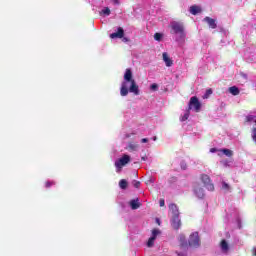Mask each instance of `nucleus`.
Listing matches in <instances>:
<instances>
[{
	"instance_id": "1",
	"label": "nucleus",
	"mask_w": 256,
	"mask_h": 256,
	"mask_svg": "<svg viewBox=\"0 0 256 256\" xmlns=\"http://www.w3.org/2000/svg\"><path fill=\"white\" fill-rule=\"evenodd\" d=\"M129 93H133L134 95H139V86L135 79H133V72L131 68H127L124 73V80L121 84L120 95L121 97H127Z\"/></svg>"
},
{
	"instance_id": "2",
	"label": "nucleus",
	"mask_w": 256,
	"mask_h": 256,
	"mask_svg": "<svg viewBox=\"0 0 256 256\" xmlns=\"http://www.w3.org/2000/svg\"><path fill=\"white\" fill-rule=\"evenodd\" d=\"M171 30L173 35H176L175 41L179 43V45H182V43H185L186 34H185V27L183 26V24L179 22H172Z\"/></svg>"
},
{
	"instance_id": "3",
	"label": "nucleus",
	"mask_w": 256,
	"mask_h": 256,
	"mask_svg": "<svg viewBox=\"0 0 256 256\" xmlns=\"http://www.w3.org/2000/svg\"><path fill=\"white\" fill-rule=\"evenodd\" d=\"M169 211L172 215L170 220L172 228L178 231V229H181V218L179 217V208L177 207V204H170Z\"/></svg>"
},
{
	"instance_id": "4",
	"label": "nucleus",
	"mask_w": 256,
	"mask_h": 256,
	"mask_svg": "<svg viewBox=\"0 0 256 256\" xmlns=\"http://www.w3.org/2000/svg\"><path fill=\"white\" fill-rule=\"evenodd\" d=\"M179 243H180V249L181 251H177L178 256H187V251L189 249V244L187 243V239L185 238V235L181 234L179 236Z\"/></svg>"
},
{
	"instance_id": "5",
	"label": "nucleus",
	"mask_w": 256,
	"mask_h": 256,
	"mask_svg": "<svg viewBox=\"0 0 256 256\" xmlns=\"http://www.w3.org/2000/svg\"><path fill=\"white\" fill-rule=\"evenodd\" d=\"M129 161H131V157L127 154H125L122 158H119L118 160H116L115 161L116 171L118 173H121V169H123V167H125V165L129 163Z\"/></svg>"
},
{
	"instance_id": "6",
	"label": "nucleus",
	"mask_w": 256,
	"mask_h": 256,
	"mask_svg": "<svg viewBox=\"0 0 256 256\" xmlns=\"http://www.w3.org/2000/svg\"><path fill=\"white\" fill-rule=\"evenodd\" d=\"M246 123H255L256 124V111L250 112L246 116ZM251 137H252V140L254 141V143H256V127L252 128Z\"/></svg>"
},
{
	"instance_id": "7",
	"label": "nucleus",
	"mask_w": 256,
	"mask_h": 256,
	"mask_svg": "<svg viewBox=\"0 0 256 256\" xmlns=\"http://www.w3.org/2000/svg\"><path fill=\"white\" fill-rule=\"evenodd\" d=\"M200 245L201 239H199V233L193 232L189 237V246L197 249V247H200Z\"/></svg>"
},
{
	"instance_id": "8",
	"label": "nucleus",
	"mask_w": 256,
	"mask_h": 256,
	"mask_svg": "<svg viewBox=\"0 0 256 256\" xmlns=\"http://www.w3.org/2000/svg\"><path fill=\"white\" fill-rule=\"evenodd\" d=\"M188 108L190 110L194 109V111H196V113H199L201 111V102H199V99L196 96H193L190 99Z\"/></svg>"
},
{
	"instance_id": "9",
	"label": "nucleus",
	"mask_w": 256,
	"mask_h": 256,
	"mask_svg": "<svg viewBox=\"0 0 256 256\" xmlns=\"http://www.w3.org/2000/svg\"><path fill=\"white\" fill-rule=\"evenodd\" d=\"M201 181L204 184V187H206V189L208 191H214L215 190V186L213 185V183H211V178H209V176L207 174H203L201 176Z\"/></svg>"
},
{
	"instance_id": "10",
	"label": "nucleus",
	"mask_w": 256,
	"mask_h": 256,
	"mask_svg": "<svg viewBox=\"0 0 256 256\" xmlns=\"http://www.w3.org/2000/svg\"><path fill=\"white\" fill-rule=\"evenodd\" d=\"M123 35H125V31L118 27L117 32L110 34V39H123Z\"/></svg>"
},
{
	"instance_id": "11",
	"label": "nucleus",
	"mask_w": 256,
	"mask_h": 256,
	"mask_svg": "<svg viewBox=\"0 0 256 256\" xmlns=\"http://www.w3.org/2000/svg\"><path fill=\"white\" fill-rule=\"evenodd\" d=\"M194 194L196 195V197H198V199H203V197H205V190H203L201 186L196 185L194 187Z\"/></svg>"
},
{
	"instance_id": "12",
	"label": "nucleus",
	"mask_w": 256,
	"mask_h": 256,
	"mask_svg": "<svg viewBox=\"0 0 256 256\" xmlns=\"http://www.w3.org/2000/svg\"><path fill=\"white\" fill-rule=\"evenodd\" d=\"M163 57V61L166 65V67H171L173 65V60H171V58H169V54H167V52H164L162 54Z\"/></svg>"
},
{
	"instance_id": "13",
	"label": "nucleus",
	"mask_w": 256,
	"mask_h": 256,
	"mask_svg": "<svg viewBox=\"0 0 256 256\" xmlns=\"http://www.w3.org/2000/svg\"><path fill=\"white\" fill-rule=\"evenodd\" d=\"M204 21L209 25L210 29H217V23L215 22V19L206 17L204 18Z\"/></svg>"
},
{
	"instance_id": "14",
	"label": "nucleus",
	"mask_w": 256,
	"mask_h": 256,
	"mask_svg": "<svg viewBox=\"0 0 256 256\" xmlns=\"http://www.w3.org/2000/svg\"><path fill=\"white\" fill-rule=\"evenodd\" d=\"M220 248H221L222 253H224V254L229 253V244L227 243V240L221 241Z\"/></svg>"
},
{
	"instance_id": "15",
	"label": "nucleus",
	"mask_w": 256,
	"mask_h": 256,
	"mask_svg": "<svg viewBox=\"0 0 256 256\" xmlns=\"http://www.w3.org/2000/svg\"><path fill=\"white\" fill-rule=\"evenodd\" d=\"M129 205L133 210L139 209V207H141V204L139 203V198L131 200L129 202Z\"/></svg>"
},
{
	"instance_id": "16",
	"label": "nucleus",
	"mask_w": 256,
	"mask_h": 256,
	"mask_svg": "<svg viewBox=\"0 0 256 256\" xmlns=\"http://www.w3.org/2000/svg\"><path fill=\"white\" fill-rule=\"evenodd\" d=\"M190 13L192 14V15H197V13H201V7H199V6H191L190 7Z\"/></svg>"
},
{
	"instance_id": "17",
	"label": "nucleus",
	"mask_w": 256,
	"mask_h": 256,
	"mask_svg": "<svg viewBox=\"0 0 256 256\" xmlns=\"http://www.w3.org/2000/svg\"><path fill=\"white\" fill-rule=\"evenodd\" d=\"M191 109H187L184 114L180 117V121H187L189 119V116L191 115Z\"/></svg>"
},
{
	"instance_id": "18",
	"label": "nucleus",
	"mask_w": 256,
	"mask_h": 256,
	"mask_svg": "<svg viewBox=\"0 0 256 256\" xmlns=\"http://www.w3.org/2000/svg\"><path fill=\"white\" fill-rule=\"evenodd\" d=\"M138 145L135 143H128V145L126 146L127 151H137L138 149Z\"/></svg>"
},
{
	"instance_id": "19",
	"label": "nucleus",
	"mask_w": 256,
	"mask_h": 256,
	"mask_svg": "<svg viewBox=\"0 0 256 256\" xmlns=\"http://www.w3.org/2000/svg\"><path fill=\"white\" fill-rule=\"evenodd\" d=\"M100 15H104L105 17H109L111 15V9L109 7H105L101 10Z\"/></svg>"
},
{
	"instance_id": "20",
	"label": "nucleus",
	"mask_w": 256,
	"mask_h": 256,
	"mask_svg": "<svg viewBox=\"0 0 256 256\" xmlns=\"http://www.w3.org/2000/svg\"><path fill=\"white\" fill-rule=\"evenodd\" d=\"M229 93H231V95H239L240 91L236 86H232L229 88Z\"/></svg>"
},
{
	"instance_id": "21",
	"label": "nucleus",
	"mask_w": 256,
	"mask_h": 256,
	"mask_svg": "<svg viewBox=\"0 0 256 256\" xmlns=\"http://www.w3.org/2000/svg\"><path fill=\"white\" fill-rule=\"evenodd\" d=\"M127 185H128L127 180L125 179L120 180L119 182L120 189H127Z\"/></svg>"
},
{
	"instance_id": "22",
	"label": "nucleus",
	"mask_w": 256,
	"mask_h": 256,
	"mask_svg": "<svg viewBox=\"0 0 256 256\" xmlns=\"http://www.w3.org/2000/svg\"><path fill=\"white\" fill-rule=\"evenodd\" d=\"M155 237H150L148 242H147V247H153V245H155Z\"/></svg>"
},
{
	"instance_id": "23",
	"label": "nucleus",
	"mask_w": 256,
	"mask_h": 256,
	"mask_svg": "<svg viewBox=\"0 0 256 256\" xmlns=\"http://www.w3.org/2000/svg\"><path fill=\"white\" fill-rule=\"evenodd\" d=\"M157 235H161V230H159V229H153V230H152V236H151V237H154V239H157Z\"/></svg>"
},
{
	"instance_id": "24",
	"label": "nucleus",
	"mask_w": 256,
	"mask_h": 256,
	"mask_svg": "<svg viewBox=\"0 0 256 256\" xmlns=\"http://www.w3.org/2000/svg\"><path fill=\"white\" fill-rule=\"evenodd\" d=\"M222 152L224 153V155H226V157L233 156V151H231L230 149H223Z\"/></svg>"
},
{
	"instance_id": "25",
	"label": "nucleus",
	"mask_w": 256,
	"mask_h": 256,
	"mask_svg": "<svg viewBox=\"0 0 256 256\" xmlns=\"http://www.w3.org/2000/svg\"><path fill=\"white\" fill-rule=\"evenodd\" d=\"M154 39H155V41H161V39H163V34L155 33L154 34Z\"/></svg>"
},
{
	"instance_id": "26",
	"label": "nucleus",
	"mask_w": 256,
	"mask_h": 256,
	"mask_svg": "<svg viewBox=\"0 0 256 256\" xmlns=\"http://www.w3.org/2000/svg\"><path fill=\"white\" fill-rule=\"evenodd\" d=\"M132 185L135 187V189H139V187H141V182L137 180H133Z\"/></svg>"
},
{
	"instance_id": "27",
	"label": "nucleus",
	"mask_w": 256,
	"mask_h": 256,
	"mask_svg": "<svg viewBox=\"0 0 256 256\" xmlns=\"http://www.w3.org/2000/svg\"><path fill=\"white\" fill-rule=\"evenodd\" d=\"M212 94H213V90L209 89V90L206 91V93L204 94L203 98L207 99V97H209V95H212Z\"/></svg>"
},
{
	"instance_id": "28",
	"label": "nucleus",
	"mask_w": 256,
	"mask_h": 256,
	"mask_svg": "<svg viewBox=\"0 0 256 256\" xmlns=\"http://www.w3.org/2000/svg\"><path fill=\"white\" fill-rule=\"evenodd\" d=\"M231 187L229 186V184H227L226 182H222V189H224L225 191H229Z\"/></svg>"
},
{
	"instance_id": "29",
	"label": "nucleus",
	"mask_w": 256,
	"mask_h": 256,
	"mask_svg": "<svg viewBox=\"0 0 256 256\" xmlns=\"http://www.w3.org/2000/svg\"><path fill=\"white\" fill-rule=\"evenodd\" d=\"M150 89H151V91H157V89H159V85H157L155 83L151 84Z\"/></svg>"
},
{
	"instance_id": "30",
	"label": "nucleus",
	"mask_w": 256,
	"mask_h": 256,
	"mask_svg": "<svg viewBox=\"0 0 256 256\" xmlns=\"http://www.w3.org/2000/svg\"><path fill=\"white\" fill-rule=\"evenodd\" d=\"M51 185H55V182H54V181H48V182H46V188L51 187Z\"/></svg>"
},
{
	"instance_id": "31",
	"label": "nucleus",
	"mask_w": 256,
	"mask_h": 256,
	"mask_svg": "<svg viewBox=\"0 0 256 256\" xmlns=\"http://www.w3.org/2000/svg\"><path fill=\"white\" fill-rule=\"evenodd\" d=\"M181 169H187V164L185 162H181Z\"/></svg>"
},
{
	"instance_id": "32",
	"label": "nucleus",
	"mask_w": 256,
	"mask_h": 256,
	"mask_svg": "<svg viewBox=\"0 0 256 256\" xmlns=\"http://www.w3.org/2000/svg\"><path fill=\"white\" fill-rule=\"evenodd\" d=\"M141 143H149V139L148 138H143V139H141Z\"/></svg>"
},
{
	"instance_id": "33",
	"label": "nucleus",
	"mask_w": 256,
	"mask_h": 256,
	"mask_svg": "<svg viewBox=\"0 0 256 256\" xmlns=\"http://www.w3.org/2000/svg\"><path fill=\"white\" fill-rule=\"evenodd\" d=\"M160 207H165V200L163 199L160 200Z\"/></svg>"
},
{
	"instance_id": "34",
	"label": "nucleus",
	"mask_w": 256,
	"mask_h": 256,
	"mask_svg": "<svg viewBox=\"0 0 256 256\" xmlns=\"http://www.w3.org/2000/svg\"><path fill=\"white\" fill-rule=\"evenodd\" d=\"M114 5H119L121 3V0H113Z\"/></svg>"
},
{
	"instance_id": "35",
	"label": "nucleus",
	"mask_w": 256,
	"mask_h": 256,
	"mask_svg": "<svg viewBox=\"0 0 256 256\" xmlns=\"http://www.w3.org/2000/svg\"><path fill=\"white\" fill-rule=\"evenodd\" d=\"M122 38H123L122 41H123L124 43H128L129 38H127V37H122Z\"/></svg>"
},
{
	"instance_id": "36",
	"label": "nucleus",
	"mask_w": 256,
	"mask_h": 256,
	"mask_svg": "<svg viewBox=\"0 0 256 256\" xmlns=\"http://www.w3.org/2000/svg\"><path fill=\"white\" fill-rule=\"evenodd\" d=\"M210 153H217V148H211Z\"/></svg>"
},
{
	"instance_id": "37",
	"label": "nucleus",
	"mask_w": 256,
	"mask_h": 256,
	"mask_svg": "<svg viewBox=\"0 0 256 256\" xmlns=\"http://www.w3.org/2000/svg\"><path fill=\"white\" fill-rule=\"evenodd\" d=\"M141 159L142 161H147V156H143Z\"/></svg>"
},
{
	"instance_id": "38",
	"label": "nucleus",
	"mask_w": 256,
	"mask_h": 256,
	"mask_svg": "<svg viewBox=\"0 0 256 256\" xmlns=\"http://www.w3.org/2000/svg\"><path fill=\"white\" fill-rule=\"evenodd\" d=\"M149 183H155V180L153 178H150Z\"/></svg>"
},
{
	"instance_id": "39",
	"label": "nucleus",
	"mask_w": 256,
	"mask_h": 256,
	"mask_svg": "<svg viewBox=\"0 0 256 256\" xmlns=\"http://www.w3.org/2000/svg\"><path fill=\"white\" fill-rule=\"evenodd\" d=\"M253 255L256 256V248L253 251Z\"/></svg>"
},
{
	"instance_id": "40",
	"label": "nucleus",
	"mask_w": 256,
	"mask_h": 256,
	"mask_svg": "<svg viewBox=\"0 0 256 256\" xmlns=\"http://www.w3.org/2000/svg\"><path fill=\"white\" fill-rule=\"evenodd\" d=\"M153 141H157V137L156 136L153 137Z\"/></svg>"
},
{
	"instance_id": "41",
	"label": "nucleus",
	"mask_w": 256,
	"mask_h": 256,
	"mask_svg": "<svg viewBox=\"0 0 256 256\" xmlns=\"http://www.w3.org/2000/svg\"><path fill=\"white\" fill-rule=\"evenodd\" d=\"M157 223H159V219H157Z\"/></svg>"
},
{
	"instance_id": "42",
	"label": "nucleus",
	"mask_w": 256,
	"mask_h": 256,
	"mask_svg": "<svg viewBox=\"0 0 256 256\" xmlns=\"http://www.w3.org/2000/svg\"><path fill=\"white\" fill-rule=\"evenodd\" d=\"M157 223H159V219H157Z\"/></svg>"
}]
</instances>
